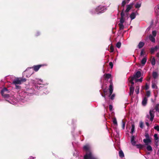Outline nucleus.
<instances>
[{"instance_id": "f257e3e1", "label": "nucleus", "mask_w": 159, "mask_h": 159, "mask_svg": "<svg viewBox=\"0 0 159 159\" xmlns=\"http://www.w3.org/2000/svg\"><path fill=\"white\" fill-rule=\"evenodd\" d=\"M141 72L139 71H137L134 75L132 77H130L129 78V83L133 85L134 84V81H135L136 82H141L142 81V78L141 77L138 79L141 76Z\"/></svg>"}, {"instance_id": "f03ea898", "label": "nucleus", "mask_w": 159, "mask_h": 159, "mask_svg": "<svg viewBox=\"0 0 159 159\" xmlns=\"http://www.w3.org/2000/svg\"><path fill=\"white\" fill-rule=\"evenodd\" d=\"M84 149L86 152V154L84 157V159H96L92 154L90 152V147L89 145L84 146Z\"/></svg>"}, {"instance_id": "7ed1b4c3", "label": "nucleus", "mask_w": 159, "mask_h": 159, "mask_svg": "<svg viewBox=\"0 0 159 159\" xmlns=\"http://www.w3.org/2000/svg\"><path fill=\"white\" fill-rule=\"evenodd\" d=\"M8 93V91L6 88H4L1 91L2 96L5 98H7L8 96V95L7 94Z\"/></svg>"}, {"instance_id": "20e7f679", "label": "nucleus", "mask_w": 159, "mask_h": 159, "mask_svg": "<svg viewBox=\"0 0 159 159\" xmlns=\"http://www.w3.org/2000/svg\"><path fill=\"white\" fill-rule=\"evenodd\" d=\"M13 83L15 84L16 87L17 89L20 88V87L16 85L17 84H21V80L20 79L17 78L15 79L13 82Z\"/></svg>"}, {"instance_id": "39448f33", "label": "nucleus", "mask_w": 159, "mask_h": 159, "mask_svg": "<svg viewBox=\"0 0 159 159\" xmlns=\"http://www.w3.org/2000/svg\"><path fill=\"white\" fill-rule=\"evenodd\" d=\"M154 110L153 109H151L149 111V114L150 116V120L152 121L154 117Z\"/></svg>"}, {"instance_id": "423d86ee", "label": "nucleus", "mask_w": 159, "mask_h": 159, "mask_svg": "<svg viewBox=\"0 0 159 159\" xmlns=\"http://www.w3.org/2000/svg\"><path fill=\"white\" fill-rule=\"evenodd\" d=\"M125 14L123 11H122L121 13V18L120 20V24H123L125 21Z\"/></svg>"}, {"instance_id": "0eeeda50", "label": "nucleus", "mask_w": 159, "mask_h": 159, "mask_svg": "<svg viewBox=\"0 0 159 159\" xmlns=\"http://www.w3.org/2000/svg\"><path fill=\"white\" fill-rule=\"evenodd\" d=\"M109 90L110 95H111L113 91V84L112 82H111Z\"/></svg>"}, {"instance_id": "6e6552de", "label": "nucleus", "mask_w": 159, "mask_h": 159, "mask_svg": "<svg viewBox=\"0 0 159 159\" xmlns=\"http://www.w3.org/2000/svg\"><path fill=\"white\" fill-rule=\"evenodd\" d=\"M133 6V4H130L127 6L126 9L125 11L126 12H128L131 9Z\"/></svg>"}, {"instance_id": "1a4fd4ad", "label": "nucleus", "mask_w": 159, "mask_h": 159, "mask_svg": "<svg viewBox=\"0 0 159 159\" xmlns=\"http://www.w3.org/2000/svg\"><path fill=\"white\" fill-rule=\"evenodd\" d=\"M131 142L132 145H135L136 142L135 140V138L134 136H132L131 137Z\"/></svg>"}, {"instance_id": "9d476101", "label": "nucleus", "mask_w": 159, "mask_h": 159, "mask_svg": "<svg viewBox=\"0 0 159 159\" xmlns=\"http://www.w3.org/2000/svg\"><path fill=\"white\" fill-rule=\"evenodd\" d=\"M143 141L146 145H148L151 142V140L149 138L144 139Z\"/></svg>"}, {"instance_id": "9b49d317", "label": "nucleus", "mask_w": 159, "mask_h": 159, "mask_svg": "<svg viewBox=\"0 0 159 159\" xmlns=\"http://www.w3.org/2000/svg\"><path fill=\"white\" fill-rule=\"evenodd\" d=\"M103 7H98L97 8V12L99 11V13H102L104 12V9H102Z\"/></svg>"}, {"instance_id": "f8f14e48", "label": "nucleus", "mask_w": 159, "mask_h": 159, "mask_svg": "<svg viewBox=\"0 0 159 159\" xmlns=\"http://www.w3.org/2000/svg\"><path fill=\"white\" fill-rule=\"evenodd\" d=\"M134 88L133 85H131L130 87L129 90L130 92L129 94L130 95H132L134 92Z\"/></svg>"}, {"instance_id": "ddd939ff", "label": "nucleus", "mask_w": 159, "mask_h": 159, "mask_svg": "<svg viewBox=\"0 0 159 159\" xmlns=\"http://www.w3.org/2000/svg\"><path fill=\"white\" fill-rule=\"evenodd\" d=\"M147 98L146 97H145L143 99L142 102V104L143 106H145L147 103Z\"/></svg>"}, {"instance_id": "4468645a", "label": "nucleus", "mask_w": 159, "mask_h": 159, "mask_svg": "<svg viewBox=\"0 0 159 159\" xmlns=\"http://www.w3.org/2000/svg\"><path fill=\"white\" fill-rule=\"evenodd\" d=\"M149 39L152 42L154 43L155 42V37L152 36V35H150L149 37Z\"/></svg>"}, {"instance_id": "2eb2a0df", "label": "nucleus", "mask_w": 159, "mask_h": 159, "mask_svg": "<svg viewBox=\"0 0 159 159\" xmlns=\"http://www.w3.org/2000/svg\"><path fill=\"white\" fill-rule=\"evenodd\" d=\"M41 66V65L34 66H33L34 69L35 71H37L39 70Z\"/></svg>"}, {"instance_id": "dca6fc26", "label": "nucleus", "mask_w": 159, "mask_h": 159, "mask_svg": "<svg viewBox=\"0 0 159 159\" xmlns=\"http://www.w3.org/2000/svg\"><path fill=\"white\" fill-rule=\"evenodd\" d=\"M136 15L134 12L132 13L130 15V17L131 19V20H133L136 17Z\"/></svg>"}, {"instance_id": "f3484780", "label": "nucleus", "mask_w": 159, "mask_h": 159, "mask_svg": "<svg viewBox=\"0 0 159 159\" xmlns=\"http://www.w3.org/2000/svg\"><path fill=\"white\" fill-rule=\"evenodd\" d=\"M158 74L156 72H153L152 73V76L154 79H156L158 77Z\"/></svg>"}, {"instance_id": "a211bd4d", "label": "nucleus", "mask_w": 159, "mask_h": 159, "mask_svg": "<svg viewBox=\"0 0 159 159\" xmlns=\"http://www.w3.org/2000/svg\"><path fill=\"white\" fill-rule=\"evenodd\" d=\"M147 58L146 57H144L141 61V63L143 65H144L146 62Z\"/></svg>"}, {"instance_id": "6ab92c4d", "label": "nucleus", "mask_w": 159, "mask_h": 159, "mask_svg": "<svg viewBox=\"0 0 159 159\" xmlns=\"http://www.w3.org/2000/svg\"><path fill=\"white\" fill-rule=\"evenodd\" d=\"M144 45V43L143 42H140L138 45V48H142Z\"/></svg>"}, {"instance_id": "aec40b11", "label": "nucleus", "mask_w": 159, "mask_h": 159, "mask_svg": "<svg viewBox=\"0 0 159 159\" xmlns=\"http://www.w3.org/2000/svg\"><path fill=\"white\" fill-rule=\"evenodd\" d=\"M119 155L120 157L122 158L124 157V154L122 150H120L119 152Z\"/></svg>"}, {"instance_id": "412c9836", "label": "nucleus", "mask_w": 159, "mask_h": 159, "mask_svg": "<svg viewBox=\"0 0 159 159\" xmlns=\"http://www.w3.org/2000/svg\"><path fill=\"white\" fill-rule=\"evenodd\" d=\"M104 76L106 79H108L110 78L111 77V75L110 74H105L104 75Z\"/></svg>"}, {"instance_id": "4be33fe9", "label": "nucleus", "mask_w": 159, "mask_h": 159, "mask_svg": "<svg viewBox=\"0 0 159 159\" xmlns=\"http://www.w3.org/2000/svg\"><path fill=\"white\" fill-rule=\"evenodd\" d=\"M132 128L131 129V133L132 134H133V133L134 132V125L133 124L131 126Z\"/></svg>"}, {"instance_id": "5701e85b", "label": "nucleus", "mask_w": 159, "mask_h": 159, "mask_svg": "<svg viewBox=\"0 0 159 159\" xmlns=\"http://www.w3.org/2000/svg\"><path fill=\"white\" fill-rule=\"evenodd\" d=\"M139 86H136L135 89V92L137 94H138L139 93Z\"/></svg>"}, {"instance_id": "b1692460", "label": "nucleus", "mask_w": 159, "mask_h": 159, "mask_svg": "<svg viewBox=\"0 0 159 159\" xmlns=\"http://www.w3.org/2000/svg\"><path fill=\"white\" fill-rule=\"evenodd\" d=\"M157 48H158L157 46L155 47L154 48H152L151 50V53H153Z\"/></svg>"}, {"instance_id": "393cba45", "label": "nucleus", "mask_w": 159, "mask_h": 159, "mask_svg": "<svg viewBox=\"0 0 159 159\" xmlns=\"http://www.w3.org/2000/svg\"><path fill=\"white\" fill-rule=\"evenodd\" d=\"M155 60L154 57H153L151 60V64L152 65H154L155 64Z\"/></svg>"}, {"instance_id": "a878e982", "label": "nucleus", "mask_w": 159, "mask_h": 159, "mask_svg": "<svg viewBox=\"0 0 159 159\" xmlns=\"http://www.w3.org/2000/svg\"><path fill=\"white\" fill-rule=\"evenodd\" d=\"M154 139L155 141L158 140V135L157 134H155L154 135ZM158 142V141H157V142H156V143H157Z\"/></svg>"}, {"instance_id": "bb28decb", "label": "nucleus", "mask_w": 159, "mask_h": 159, "mask_svg": "<svg viewBox=\"0 0 159 159\" xmlns=\"http://www.w3.org/2000/svg\"><path fill=\"white\" fill-rule=\"evenodd\" d=\"M113 123L115 125L117 126V121L116 118H114L112 120Z\"/></svg>"}, {"instance_id": "cd10ccee", "label": "nucleus", "mask_w": 159, "mask_h": 159, "mask_svg": "<svg viewBox=\"0 0 159 159\" xmlns=\"http://www.w3.org/2000/svg\"><path fill=\"white\" fill-rule=\"evenodd\" d=\"M118 25L119 26L120 29L123 30L124 29V26L123 24L119 23Z\"/></svg>"}, {"instance_id": "c85d7f7f", "label": "nucleus", "mask_w": 159, "mask_h": 159, "mask_svg": "<svg viewBox=\"0 0 159 159\" xmlns=\"http://www.w3.org/2000/svg\"><path fill=\"white\" fill-rule=\"evenodd\" d=\"M128 1V2H127V3H128L129 2V1L130 0H127ZM126 3V2H125V0H124L122 1V6L123 7H124L125 4Z\"/></svg>"}, {"instance_id": "c756f323", "label": "nucleus", "mask_w": 159, "mask_h": 159, "mask_svg": "<svg viewBox=\"0 0 159 159\" xmlns=\"http://www.w3.org/2000/svg\"><path fill=\"white\" fill-rule=\"evenodd\" d=\"M141 5V3L139 2V3H137L135 5V7L136 8H139L140 7Z\"/></svg>"}, {"instance_id": "7c9ffc66", "label": "nucleus", "mask_w": 159, "mask_h": 159, "mask_svg": "<svg viewBox=\"0 0 159 159\" xmlns=\"http://www.w3.org/2000/svg\"><path fill=\"white\" fill-rule=\"evenodd\" d=\"M147 149L149 151H152V148L150 146H148L147 147Z\"/></svg>"}, {"instance_id": "2f4dec72", "label": "nucleus", "mask_w": 159, "mask_h": 159, "mask_svg": "<svg viewBox=\"0 0 159 159\" xmlns=\"http://www.w3.org/2000/svg\"><path fill=\"white\" fill-rule=\"evenodd\" d=\"M159 104H157L156 105L155 107V109L157 111L159 112Z\"/></svg>"}, {"instance_id": "473e14b6", "label": "nucleus", "mask_w": 159, "mask_h": 159, "mask_svg": "<svg viewBox=\"0 0 159 159\" xmlns=\"http://www.w3.org/2000/svg\"><path fill=\"white\" fill-rule=\"evenodd\" d=\"M152 88L153 89H157V86L156 84L152 83Z\"/></svg>"}, {"instance_id": "72a5a7b5", "label": "nucleus", "mask_w": 159, "mask_h": 159, "mask_svg": "<svg viewBox=\"0 0 159 159\" xmlns=\"http://www.w3.org/2000/svg\"><path fill=\"white\" fill-rule=\"evenodd\" d=\"M121 43L120 42H118L116 44V46L118 48H120L121 46Z\"/></svg>"}, {"instance_id": "f704fd0d", "label": "nucleus", "mask_w": 159, "mask_h": 159, "mask_svg": "<svg viewBox=\"0 0 159 159\" xmlns=\"http://www.w3.org/2000/svg\"><path fill=\"white\" fill-rule=\"evenodd\" d=\"M152 36H154V37H155L156 35L157 32L155 30L153 31L152 32Z\"/></svg>"}, {"instance_id": "c9c22d12", "label": "nucleus", "mask_w": 159, "mask_h": 159, "mask_svg": "<svg viewBox=\"0 0 159 159\" xmlns=\"http://www.w3.org/2000/svg\"><path fill=\"white\" fill-rule=\"evenodd\" d=\"M136 146H137V148H139V149H141V148H142L143 147V145H141V144H137L136 145Z\"/></svg>"}, {"instance_id": "e433bc0d", "label": "nucleus", "mask_w": 159, "mask_h": 159, "mask_svg": "<svg viewBox=\"0 0 159 159\" xmlns=\"http://www.w3.org/2000/svg\"><path fill=\"white\" fill-rule=\"evenodd\" d=\"M151 94L150 92L149 91L146 92V96L147 97H149L150 96Z\"/></svg>"}, {"instance_id": "4c0bfd02", "label": "nucleus", "mask_w": 159, "mask_h": 159, "mask_svg": "<svg viewBox=\"0 0 159 159\" xmlns=\"http://www.w3.org/2000/svg\"><path fill=\"white\" fill-rule=\"evenodd\" d=\"M154 128L155 129L157 130V131H159V126L158 125H157L156 126H155L154 127Z\"/></svg>"}, {"instance_id": "58836bf2", "label": "nucleus", "mask_w": 159, "mask_h": 159, "mask_svg": "<svg viewBox=\"0 0 159 159\" xmlns=\"http://www.w3.org/2000/svg\"><path fill=\"white\" fill-rule=\"evenodd\" d=\"M140 126L142 128L143 127V123L142 121L140 123Z\"/></svg>"}, {"instance_id": "ea45409f", "label": "nucleus", "mask_w": 159, "mask_h": 159, "mask_svg": "<svg viewBox=\"0 0 159 159\" xmlns=\"http://www.w3.org/2000/svg\"><path fill=\"white\" fill-rule=\"evenodd\" d=\"M110 49V52H113L114 48L112 46H111Z\"/></svg>"}, {"instance_id": "a19ab883", "label": "nucleus", "mask_w": 159, "mask_h": 159, "mask_svg": "<svg viewBox=\"0 0 159 159\" xmlns=\"http://www.w3.org/2000/svg\"><path fill=\"white\" fill-rule=\"evenodd\" d=\"M115 97V94H112L111 96V99H114V98Z\"/></svg>"}, {"instance_id": "79ce46f5", "label": "nucleus", "mask_w": 159, "mask_h": 159, "mask_svg": "<svg viewBox=\"0 0 159 159\" xmlns=\"http://www.w3.org/2000/svg\"><path fill=\"white\" fill-rule=\"evenodd\" d=\"M109 65L111 67V68H112L113 66V64L112 62H110L109 63Z\"/></svg>"}, {"instance_id": "37998d69", "label": "nucleus", "mask_w": 159, "mask_h": 159, "mask_svg": "<svg viewBox=\"0 0 159 159\" xmlns=\"http://www.w3.org/2000/svg\"><path fill=\"white\" fill-rule=\"evenodd\" d=\"M109 108L110 111H111L112 109V106L111 105H110L109 106Z\"/></svg>"}, {"instance_id": "c03bdc74", "label": "nucleus", "mask_w": 159, "mask_h": 159, "mask_svg": "<svg viewBox=\"0 0 159 159\" xmlns=\"http://www.w3.org/2000/svg\"><path fill=\"white\" fill-rule=\"evenodd\" d=\"M20 80H21V82L26 81V79H20Z\"/></svg>"}, {"instance_id": "a18cd8bd", "label": "nucleus", "mask_w": 159, "mask_h": 159, "mask_svg": "<svg viewBox=\"0 0 159 159\" xmlns=\"http://www.w3.org/2000/svg\"><path fill=\"white\" fill-rule=\"evenodd\" d=\"M143 52H144L143 50H142L141 51V53H140L141 55H143Z\"/></svg>"}, {"instance_id": "49530a36", "label": "nucleus", "mask_w": 159, "mask_h": 159, "mask_svg": "<svg viewBox=\"0 0 159 159\" xmlns=\"http://www.w3.org/2000/svg\"><path fill=\"white\" fill-rule=\"evenodd\" d=\"M148 88H149V87H148V85L146 84V86H145V89L146 90H147L148 89Z\"/></svg>"}, {"instance_id": "de8ad7c7", "label": "nucleus", "mask_w": 159, "mask_h": 159, "mask_svg": "<svg viewBox=\"0 0 159 159\" xmlns=\"http://www.w3.org/2000/svg\"><path fill=\"white\" fill-rule=\"evenodd\" d=\"M146 124L147 125V126L148 127L149 126V124L148 122H146Z\"/></svg>"}, {"instance_id": "09e8293b", "label": "nucleus", "mask_w": 159, "mask_h": 159, "mask_svg": "<svg viewBox=\"0 0 159 159\" xmlns=\"http://www.w3.org/2000/svg\"><path fill=\"white\" fill-rule=\"evenodd\" d=\"M123 129H124V128H125V123L124 122H123Z\"/></svg>"}, {"instance_id": "8fccbe9b", "label": "nucleus", "mask_w": 159, "mask_h": 159, "mask_svg": "<svg viewBox=\"0 0 159 159\" xmlns=\"http://www.w3.org/2000/svg\"><path fill=\"white\" fill-rule=\"evenodd\" d=\"M145 136H146V137L147 138H149V136H148V134H146V135H145Z\"/></svg>"}, {"instance_id": "3c124183", "label": "nucleus", "mask_w": 159, "mask_h": 159, "mask_svg": "<svg viewBox=\"0 0 159 159\" xmlns=\"http://www.w3.org/2000/svg\"><path fill=\"white\" fill-rule=\"evenodd\" d=\"M156 56L158 57H159V53H157Z\"/></svg>"}, {"instance_id": "603ef678", "label": "nucleus", "mask_w": 159, "mask_h": 159, "mask_svg": "<svg viewBox=\"0 0 159 159\" xmlns=\"http://www.w3.org/2000/svg\"><path fill=\"white\" fill-rule=\"evenodd\" d=\"M34 158L32 157H30V159H33Z\"/></svg>"}, {"instance_id": "864d4df0", "label": "nucleus", "mask_w": 159, "mask_h": 159, "mask_svg": "<svg viewBox=\"0 0 159 159\" xmlns=\"http://www.w3.org/2000/svg\"><path fill=\"white\" fill-rule=\"evenodd\" d=\"M147 117L148 118H149V115H148L147 116Z\"/></svg>"}, {"instance_id": "5fc2aeb1", "label": "nucleus", "mask_w": 159, "mask_h": 159, "mask_svg": "<svg viewBox=\"0 0 159 159\" xmlns=\"http://www.w3.org/2000/svg\"><path fill=\"white\" fill-rule=\"evenodd\" d=\"M158 8L159 9V6L158 7Z\"/></svg>"}]
</instances>
